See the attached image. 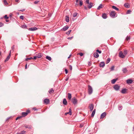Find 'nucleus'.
Returning a JSON list of instances; mask_svg holds the SVG:
<instances>
[{
  "label": "nucleus",
  "mask_w": 134,
  "mask_h": 134,
  "mask_svg": "<svg viewBox=\"0 0 134 134\" xmlns=\"http://www.w3.org/2000/svg\"><path fill=\"white\" fill-rule=\"evenodd\" d=\"M69 68H70V70H72V66H71V65H70L69 66Z\"/></svg>",
  "instance_id": "52"
},
{
  "label": "nucleus",
  "mask_w": 134,
  "mask_h": 134,
  "mask_svg": "<svg viewBox=\"0 0 134 134\" xmlns=\"http://www.w3.org/2000/svg\"><path fill=\"white\" fill-rule=\"evenodd\" d=\"M39 2V1H35L34 2V3L35 4H37Z\"/></svg>",
  "instance_id": "50"
},
{
  "label": "nucleus",
  "mask_w": 134,
  "mask_h": 134,
  "mask_svg": "<svg viewBox=\"0 0 134 134\" xmlns=\"http://www.w3.org/2000/svg\"><path fill=\"white\" fill-rule=\"evenodd\" d=\"M123 54L125 56L127 54V51L126 50H124Z\"/></svg>",
  "instance_id": "34"
},
{
  "label": "nucleus",
  "mask_w": 134,
  "mask_h": 134,
  "mask_svg": "<svg viewBox=\"0 0 134 134\" xmlns=\"http://www.w3.org/2000/svg\"><path fill=\"white\" fill-rule=\"evenodd\" d=\"M133 82V80L131 79H128L126 80L127 83L128 84L131 83Z\"/></svg>",
  "instance_id": "9"
},
{
  "label": "nucleus",
  "mask_w": 134,
  "mask_h": 134,
  "mask_svg": "<svg viewBox=\"0 0 134 134\" xmlns=\"http://www.w3.org/2000/svg\"><path fill=\"white\" fill-rule=\"evenodd\" d=\"M103 7V5L102 4H100V5L98 7L97 9L98 10L100 9V8H102Z\"/></svg>",
  "instance_id": "26"
},
{
  "label": "nucleus",
  "mask_w": 134,
  "mask_h": 134,
  "mask_svg": "<svg viewBox=\"0 0 134 134\" xmlns=\"http://www.w3.org/2000/svg\"><path fill=\"white\" fill-rule=\"evenodd\" d=\"M96 111V109H94V110L93 111L92 114H91V116L92 117H93L94 115L95 114Z\"/></svg>",
  "instance_id": "25"
},
{
  "label": "nucleus",
  "mask_w": 134,
  "mask_h": 134,
  "mask_svg": "<svg viewBox=\"0 0 134 134\" xmlns=\"http://www.w3.org/2000/svg\"><path fill=\"white\" fill-rule=\"evenodd\" d=\"M93 4L92 3H90L89 5L88 6V8L90 9L91 8L93 5Z\"/></svg>",
  "instance_id": "27"
},
{
  "label": "nucleus",
  "mask_w": 134,
  "mask_h": 134,
  "mask_svg": "<svg viewBox=\"0 0 134 134\" xmlns=\"http://www.w3.org/2000/svg\"><path fill=\"white\" fill-rule=\"evenodd\" d=\"M54 91L53 88L51 89L48 91L50 94L53 93H54Z\"/></svg>",
  "instance_id": "19"
},
{
  "label": "nucleus",
  "mask_w": 134,
  "mask_h": 134,
  "mask_svg": "<svg viewBox=\"0 0 134 134\" xmlns=\"http://www.w3.org/2000/svg\"><path fill=\"white\" fill-rule=\"evenodd\" d=\"M110 58H108L107 61V63H108L110 61Z\"/></svg>",
  "instance_id": "40"
},
{
  "label": "nucleus",
  "mask_w": 134,
  "mask_h": 134,
  "mask_svg": "<svg viewBox=\"0 0 134 134\" xmlns=\"http://www.w3.org/2000/svg\"><path fill=\"white\" fill-rule=\"evenodd\" d=\"M122 71L124 73H126L127 71V69L126 68H124L122 70Z\"/></svg>",
  "instance_id": "23"
},
{
  "label": "nucleus",
  "mask_w": 134,
  "mask_h": 134,
  "mask_svg": "<svg viewBox=\"0 0 134 134\" xmlns=\"http://www.w3.org/2000/svg\"><path fill=\"white\" fill-rule=\"evenodd\" d=\"M30 111L29 110H27L26 111V113H28V114L30 112Z\"/></svg>",
  "instance_id": "60"
},
{
  "label": "nucleus",
  "mask_w": 134,
  "mask_h": 134,
  "mask_svg": "<svg viewBox=\"0 0 134 134\" xmlns=\"http://www.w3.org/2000/svg\"><path fill=\"white\" fill-rule=\"evenodd\" d=\"M79 54L81 56H82L83 55V54L82 53H79Z\"/></svg>",
  "instance_id": "48"
},
{
  "label": "nucleus",
  "mask_w": 134,
  "mask_h": 134,
  "mask_svg": "<svg viewBox=\"0 0 134 134\" xmlns=\"http://www.w3.org/2000/svg\"><path fill=\"white\" fill-rule=\"evenodd\" d=\"M86 2L88 4H89V0H86Z\"/></svg>",
  "instance_id": "54"
},
{
  "label": "nucleus",
  "mask_w": 134,
  "mask_h": 134,
  "mask_svg": "<svg viewBox=\"0 0 134 134\" xmlns=\"http://www.w3.org/2000/svg\"><path fill=\"white\" fill-rule=\"evenodd\" d=\"M69 17L67 16H66L65 17V20L67 22H68L69 21Z\"/></svg>",
  "instance_id": "17"
},
{
  "label": "nucleus",
  "mask_w": 134,
  "mask_h": 134,
  "mask_svg": "<svg viewBox=\"0 0 134 134\" xmlns=\"http://www.w3.org/2000/svg\"><path fill=\"white\" fill-rule=\"evenodd\" d=\"M119 56L120 57L122 58H124L125 57V55L123 53L122 51H120L119 53Z\"/></svg>",
  "instance_id": "4"
},
{
  "label": "nucleus",
  "mask_w": 134,
  "mask_h": 134,
  "mask_svg": "<svg viewBox=\"0 0 134 134\" xmlns=\"http://www.w3.org/2000/svg\"><path fill=\"white\" fill-rule=\"evenodd\" d=\"M28 114V113L25 112H23L22 113V115L23 117H24L26 116Z\"/></svg>",
  "instance_id": "18"
},
{
  "label": "nucleus",
  "mask_w": 134,
  "mask_h": 134,
  "mask_svg": "<svg viewBox=\"0 0 134 134\" xmlns=\"http://www.w3.org/2000/svg\"><path fill=\"white\" fill-rule=\"evenodd\" d=\"M89 107L90 108V111H92L93 109L94 108V105L92 104H91L90 105Z\"/></svg>",
  "instance_id": "12"
},
{
  "label": "nucleus",
  "mask_w": 134,
  "mask_h": 134,
  "mask_svg": "<svg viewBox=\"0 0 134 134\" xmlns=\"http://www.w3.org/2000/svg\"><path fill=\"white\" fill-rule=\"evenodd\" d=\"M73 38V37H69V38H68V39H70V40L72 38Z\"/></svg>",
  "instance_id": "61"
},
{
  "label": "nucleus",
  "mask_w": 134,
  "mask_h": 134,
  "mask_svg": "<svg viewBox=\"0 0 134 134\" xmlns=\"http://www.w3.org/2000/svg\"><path fill=\"white\" fill-rule=\"evenodd\" d=\"M21 117H17V118H16V120H18Z\"/></svg>",
  "instance_id": "57"
},
{
  "label": "nucleus",
  "mask_w": 134,
  "mask_h": 134,
  "mask_svg": "<svg viewBox=\"0 0 134 134\" xmlns=\"http://www.w3.org/2000/svg\"><path fill=\"white\" fill-rule=\"evenodd\" d=\"M124 6L126 8H129L130 7V4L128 3H125L124 4Z\"/></svg>",
  "instance_id": "22"
},
{
  "label": "nucleus",
  "mask_w": 134,
  "mask_h": 134,
  "mask_svg": "<svg viewBox=\"0 0 134 134\" xmlns=\"http://www.w3.org/2000/svg\"><path fill=\"white\" fill-rule=\"evenodd\" d=\"M114 66H112L110 68L111 70L113 71L114 69Z\"/></svg>",
  "instance_id": "43"
},
{
  "label": "nucleus",
  "mask_w": 134,
  "mask_h": 134,
  "mask_svg": "<svg viewBox=\"0 0 134 134\" xmlns=\"http://www.w3.org/2000/svg\"><path fill=\"white\" fill-rule=\"evenodd\" d=\"M37 56H34V58H33V59H36L37 58Z\"/></svg>",
  "instance_id": "55"
},
{
  "label": "nucleus",
  "mask_w": 134,
  "mask_h": 134,
  "mask_svg": "<svg viewBox=\"0 0 134 134\" xmlns=\"http://www.w3.org/2000/svg\"><path fill=\"white\" fill-rule=\"evenodd\" d=\"M112 8L114 9H115V10H117V11H118L119 9L118 8H117L115 6H112Z\"/></svg>",
  "instance_id": "28"
},
{
  "label": "nucleus",
  "mask_w": 134,
  "mask_h": 134,
  "mask_svg": "<svg viewBox=\"0 0 134 134\" xmlns=\"http://www.w3.org/2000/svg\"><path fill=\"white\" fill-rule=\"evenodd\" d=\"M88 90L89 94H91L93 92V89L91 86L90 85L88 86Z\"/></svg>",
  "instance_id": "2"
},
{
  "label": "nucleus",
  "mask_w": 134,
  "mask_h": 134,
  "mask_svg": "<svg viewBox=\"0 0 134 134\" xmlns=\"http://www.w3.org/2000/svg\"><path fill=\"white\" fill-rule=\"evenodd\" d=\"M69 112L66 113H65V115H66L67 114H68L70 115H71V109L70 108H69Z\"/></svg>",
  "instance_id": "14"
},
{
  "label": "nucleus",
  "mask_w": 134,
  "mask_h": 134,
  "mask_svg": "<svg viewBox=\"0 0 134 134\" xmlns=\"http://www.w3.org/2000/svg\"><path fill=\"white\" fill-rule=\"evenodd\" d=\"M94 57H95L96 58H97L99 56V55L96 52L94 53Z\"/></svg>",
  "instance_id": "15"
},
{
  "label": "nucleus",
  "mask_w": 134,
  "mask_h": 134,
  "mask_svg": "<svg viewBox=\"0 0 134 134\" xmlns=\"http://www.w3.org/2000/svg\"><path fill=\"white\" fill-rule=\"evenodd\" d=\"M69 27L68 26H64L62 29L61 30L63 31L66 30Z\"/></svg>",
  "instance_id": "10"
},
{
  "label": "nucleus",
  "mask_w": 134,
  "mask_h": 134,
  "mask_svg": "<svg viewBox=\"0 0 134 134\" xmlns=\"http://www.w3.org/2000/svg\"><path fill=\"white\" fill-rule=\"evenodd\" d=\"M3 2L5 5H7L8 4L6 0H3Z\"/></svg>",
  "instance_id": "42"
},
{
  "label": "nucleus",
  "mask_w": 134,
  "mask_h": 134,
  "mask_svg": "<svg viewBox=\"0 0 134 134\" xmlns=\"http://www.w3.org/2000/svg\"><path fill=\"white\" fill-rule=\"evenodd\" d=\"M32 59V58L31 57L30 58H26L25 59V60L26 61H27L28 60L31 59Z\"/></svg>",
  "instance_id": "41"
},
{
  "label": "nucleus",
  "mask_w": 134,
  "mask_h": 134,
  "mask_svg": "<svg viewBox=\"0 0 134 134\" xmlns=\"http://www.w3.org/2000/svg\"><path fill=\"white\" fill-rule=\"evenodd\" d=\"M11 50H10V53H9V55L7 57V58L5 60V62H6L8 61L10 57V56H11Z\"/></svg>",
  "instance_id": "6"
},
{
  "label": "nucleus",
  "mask_w": 134,
  "mask_h": 134,
  "mask_svg": "<svg viewBox=\"0 0 134 134\" xmlns=\"http://www.w3.org/2000/svg\"><path fill=\"white\" fill-rule=\"evenodd\" d=\"M110 15L111 17L114 18L117 16V14L115 12L112 11L110 14Z\"/></svg>",
  "instance_id": "1"
},
{
  "label": "nucleus",
  "mask_w": 134,
  "mask_h": 134,
  "mask_svg": "<svg viewBox=\"0 0 134 134\" xmlns=\"http://www.w3.org/2000/svg\"><path fill=\"white\" fill-rule=\"evenodd\" d=\"M71 31V30H69L68 31L66 32V34L68 35H69Z\"/></svg>",
  "instance_id": "39"
},
{
  "label": "nucleus",
  "mask_w": 134,
  "mask_h": 134,
  "mask_svg": "<svg viewBox=\"0 0 134 134\" xmlns=\"http://www.w3.org/2000/svg\"><path fill=\"white\" fill-rule=\"evenodd\" d=\"M77 13H74L72 15L73 17H75L76 16H77Z\"/></svg>",
  "instance_id": "37"
},
{
  "label": "nucleus",
  "mask_w": 134,
  "mask_h": 134,
  "mask_svg": "<svg viewBox=\"0 0 134 134\" xmlns=\"http://www.w3.org/2000/svg\"><path fill=\"white\" fill-rule=\"evenodd\" d=\"M96 51L98 52L99 54H100L101 53V51H99V49L97 50Z\"/></svg>",
  "instance_id": "46"
},
{
  "label": "nucleus",
  "mask_w": 134,
  "mask_h": 134,
  "mask_svg": "<svg viewBox=\"0 0 134 134\" xmlns=\"http://www.w3.org/2000/svg\"><path fill=\"white\" fill-rule=\"evenodd\" d=\"M65 73L66 74H67L68 73V70L66 69H65Z\"/></svg>",
  "instance_id": "56"
},
{
  "label": "nucleus",
  "mask_w": 134,
  "mask_h": 134,
  "mask_svg": "<svg viewBox=\"0 0 134 134\" xmlns=\"http://www.w3.org/2000/svg\"><path fill=\"white\" fill-rule=\"evenodd\" d=\"M105 64L104 62H101L100 64V66L102 67H103L105 66Z\"/></svg>",
  "instance_id": "13"
},
{
  "label": "nucleus",
  "mask_w": 134,
  "mask_h": 134,
  "mask_svg": "<svg viewBox=\"0 0 134 134\" xmlns=\"http://www.w3.org/2000/svg\"><path fill=\"white\" fill-rule=\"evenodd\" d=\"M68 98L69 99H70L71 98V94L70 93H68Z\"/></svg>",
  "instance_id": "30"
},
{
  "label": "nucleus",
  "mask_w": 134,
  "mask_h": 134,
  "mask_svg": "<svg viewBox=\"0 0 134 134\" xmlns=\"http://www.w3.org/2000/svg\"><path fill=\"white\" fill-rule=\"evenodd\" d=\"M37 28L36 27H33L30 28L28 30L30 31H34L37 30Z\"/></svg>",
  "instance_id": "8"
},
{
  "label": "nucleus",
  "mask_w": 134,
  "mask_h": 134,
  "mask_svg": "<svg viewBox=\"0 0 134 134\" xmlns=\"http://www.w3.org/2000/svg\"><path fill=\"white\" fill-rule=\"evenodd\" d=\"M63 103L64 105H67V102L65 98L64 99L63 101Z\"/></svg>",
  "instance_id": "16"
},
{
  "label": "nucleus",
  "mask_w": 134,
  "mask_h": 134,
  "mask_svg": "<svg viewBox=\"0 0 134 134\" xmlns=\"http://www.w3.org/2000/svg\"><path fill=\"white\" fill-rule=\"evenodd\" d=\"M25 69H26L27 68V64H26L25 65Z\"/></svg>",
  "instance_id": "62"
},
{
  "label": "nucleus",
  "mask_w": 134,
  "mask_h": 134,
  "mask_svg": "<svg viewBox=\"0 0 134 134\" xmlns=\"http://www.w3.org/2000/svg\"><path fill=\"white\" fill-rule=\"evenodd\" d=\"M4 17L6 19H8L9 18V17L7 16V15H5Z\"/></svg>",
  "instance_id": "53"
},
{
  "label": "nucleus",
  "mask_w": 134,
  "mask_h": 134,
  "mask_svg": "<svg viewBox=\"0 0 134 134\" xmlns=\"http://www.w3.org/2000/svg\"><path fill=\"white\" fill-rule=\"evenodd\" d=\"M130 38L129 37H127L126 38V40H128Z\"/></svg>",
  "instance_id": "58"
},
{
  "label": "nucleus",
  "mask_w": 134,
  "mask_h": 134,
  "mask_svg": "<svg viewBox=\"0 0 134 134\" xmlns=\"http://www.w3.org/2000/svg\"><path fill=\"white\" fill-rule=\"evenodd\" d=\"M127 91V89L126 88H124L122 89L121 91V92L122 93H126Z\"/></svg>",
  "instance_id": "21"
},
{
  "label": "nucleus",
  "mask_w": 134,
  "mask_h": 134,
  "mask_svg": "<svg viewBox=\"0 0 134 134\" xmlns=\"http://www.w3.org/2000/svg\"><path fill=\"white\" fill-rule=\"evenodd\" d=\"M25 10V9H22V10H20L19 11H22V12H23V11H24Z\"/></svg>",
  "instance_id": "63"
},
{
  "label": "nucleus",
  "mask_w": 134,
  "mask_h": 134,
  "mask_svg": "<svg viewBox=\"0 0 134 134\" xmlns=\"http://www.w3.org/2000/svg\"><path fill=\"white\" fill-rule=\"evenodd\" d=\"M21 27L25 29L26 28L27 26L25 25H23L21 26Z\"/></svg>",
  "instance_id": "38"
},
{
  "label": "nucleus",
  "mask_w": 134,
  "mask_h": 134,
  "mask_svg": "<svg viewBox=\"0 0 134 134\" xmlns=\"http://www.w3.org/2000/svg\"><path fill=\"white\" fill-rule=\"evenodd\" d=\"M106 115V113L105 112H104L102 113L100 115V119H103L104 118Z\"/></svg>",
  "instance_id": "7"
},
{
  "label": "nucleus",
  "mask_w": 134,
  "mask_h": 134,
  "mask_svg": "<svg viewBox=\"0 0 134 134\" xmlns=\"http://www.w3.org/2000/svg\"><path fill=\"white\" fill-rule=\"evenodd\" d=\"M116 81V79H114L112 80L111 81V83L113 84H114Z\"/></svg>",
  "instance_id": "31"
},
{
  "label": "nucleus",
  "mask_w": 134,
  "mask_h": 134,
  "mask_svg": "<svg viewBox=\"0 0 134 134\" xmlns=\"http://www.w3.org/2000/svg\"><path fill=\"white\" fill-rule=\"evenodd\" d=\"M88 65L90 66V65H91V62H88Z\"/></svg>",
  "instance_id": "59"
},
{
  "label": "nucleus",
  "mask_w": 134,
  "mask_h": 134,
  "mask_svg": "<svg viewBox=\"0 0 134 134\" xmlns=\"http://www.w3.org/2000/svg\"><path fill=\"white\" fill-rule=\"evenodd\" d=\"M38 58H40L42 57V55L41 53H38V54L36 55Z\"/></svg>",
  "instance_id": "32"
},
{
  "label": "nucleus",
  "mask_w": 134,
  "mask_h": 134,
  "mask_svg": "<svg viewBox=\"0 0 134 134\" xmlns=\"http://www.w3.org/2000/svg\"><path fill=\"white\" fill-rule=\"evenodd\" d=\"M14 45H13L11 48L12 49V50H11V52H13L14 51Z\"/></svg>",
  "instance_id": "35"
},
{
  "label": "nucleus",
  "mask_w": 134,
  "mask_h": 134,
  "mask_svg": "<svg viewBox=\"0 0 134 134\" xmlns=\"http://www.w3.org/2000/svg\"><path fill=\"white\" fill-rule=\"evenodd\" d=\"M3 25V24L2 23H0V27L2 26Z\"/></svg>",
  "instance_id": "49"
},
{
  "label": "nucleus",
  "mask_w": 134,
  "mask_h": 134,
  "mask_svg": "<svg viewBox=\"0 0 134 134\" xmlns=\"http://www.w3.org/2000/svg\"><path fill=\"white\" fill-rule=\"evenodd\" d=\"M44 102L45 103L48 104L49 103V100L48 99H46L44 100Z\"/></svg>",
  "instance_id": "11"
},
{
  "label": "nucleus",
  "mask_w": 134,
  "mask_h": 134,
  "mask_svg": "<svg viewBox=\"0 0 134 134\" xmlns=\"http://www.w3.org/2000/svg\"><path fill=\"white\" fill-rule=\"evenodd\" d=\"M24 16L23 15L20 16V19L23 20L24 19Z\"/></svg>",
  "instance_id": "47"
},
{
  "label": "nucleus",
  "mask_w": 134,
  "mask_h": 134,
  "mask_svg": "<svg viewBox=\"0 0 134 134\" xmlns=\"http://www.w3.org/2000/svg\"><path fill=\"white\" fill-rule=\"evenodd\" d=\"M26 133V131H23L17 133L16 134H25Z\"/></svg>",
  "instance_id": "24"
},
{
  "label": "nucleus",
  "mask_w": 134,
  "mask_h": 134,
  "mask_svg": "<svg viewBox=\"0 0 134 134\" xmlns=\"http://www.w3.org/2000/svg\"><path fill=\"white\" fill-rule=\"evenodd\" d=\"M79 4L80 6H81L83 5L82 1L81 0H80L79 1Z\"/></svg>",
  "instance_id": "33"
},
{
  "label": "nucleus",
  "mask_w": 134,
  "mask_h": 134,
  "mask_svg": "<svg viewBox=\"0 0 134 134\" xmlns=\"http://www.w3.org/2000/svg\"><path fill=\"white\" fill-rule=\"evenodd\" d=\"M120 87V86L117 85H114L113 87L114 89L116 91H118L119 90V89Z\"/></svg>",
  "instance_id": "5"
},
{
  "label": "nucleus",
  "mask_w": 134,
  "mask_h": 134,
  "mask_svg": "<svg viewBox=\"0 0 134 134\" xmlns=\"http://www.w3.org/2000/svg\"><path fill=\"white\" fill-rule=\"evenodd\" d=\"M25 127L26 128H29V129H30V127H29L27 125V126H25Z\"/></svg>",
  "instance_id": "51"
},
{
  "label": "nucleus",
  "mask_w": 134,
  "mask_h": 134,
  "mask_svg": "<svg viewBox=\"0 0 134 134\" xmlns=\"http://www.w3.org/2000/svg\"><path fill=\"white\" fill-rule=\"evenodd\" d=\"M102 17L104 19H105L107 18V16L106 14H103L102 15Z\"/></svg>",
  "instance_id": "20"
},
{
  "label": "nucleus",
  "mask_w": 134,
  "mask_h": 134,
  "mask_svg": "<svg viewBox=\"0 0 134 134\" xmlns=\"http://www.w3.org/2000/svg\"><path fill=\"white\" fill-rule=\"evenodd\" d=\"M72 102L74 105H75L77 103V100L74 97L72 98Z\"/></svg>",
  "instance_id": "3"
},
{
  "label": "nucleus",
  "mask_w": 134,
  "mask_h": 134,
  "mask_svg": "<svg viewBox=\"0 0 134 134\" xmlns=\"http://www.w3.org/2000/svg\"><path fill=\"white\" fill-rule=\"evenodd\" d=\"M122 108V106L121 105H119L118 106V109L119 110H121Z\"/></svg>",
  "instance_id": "36"
},
{
  "label": "nucleus",
  "mask_w": 134,
  "mask_h": 134,
  "mask_svg": "<svg viewBox=\"0 0 134 134\" xmlns=\"http://www.w3.org/2000/svg\"><path fill=\"white\" fill-rule=\"evenodd\" d=\"M83 126V123L81 124H80V127L81 128Z\"/></svg>",
  "instance_id": "45"
},
{
  "label": "nucleus",
  "mask_w": 134,
  "mask_h": 134,
  "mask_svg": "<svg viewBox=\"0 0 134 134\" xmlns=\"http://www.w3.org/2000/svg\"><path fill=\"white\" fill-rule=\"evenodd\" d=\"M46 59H48L49 61H51L52 60L51 58L49 56H47L46 57Z\"/></svg>",
  "instance_id": "29"
},
{
  "label": "nucleus",
  "mask_w": 134,
  "mask_h": 134,
  "mask_svg": "<svg viewBox=\"0 0 134 134\" xmlns=\"http://www.w3.org/2000/svg\"><path fill=\"white\" fill-rule=\"evenodd\" d=\"M131 11L130 10H128L127 11L126 13L127 14H130V13H131Z\"/></svg>",
  "instance_id": "44"
},
{
  "label": "nucleus",
  "mask_w": 134,
  "mask_h": 134,
  "mask_svg": "<svg viewBox=\"0 0 134 134\" xmlns=\"http://www.w3.org/2000/svg\"><path fill=\"white\" fill-rule=\"evenodd\" d=\"M68 79H69V78H68H68H66L65 79V81H68Z\"/></svg>",
  "instance_id": "64"
}]
</instances>
